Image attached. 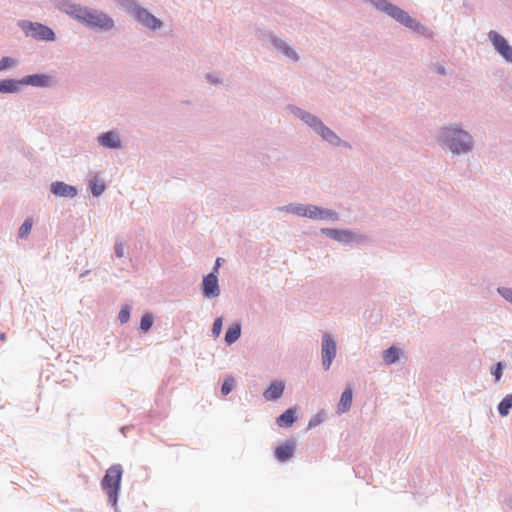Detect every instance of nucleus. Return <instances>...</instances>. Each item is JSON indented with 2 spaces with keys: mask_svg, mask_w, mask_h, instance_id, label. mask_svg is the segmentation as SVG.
<instances>
[{
  "mask_svg": "<svg viewBox=\"0 0 512 512\" xmlns=\"http://www.w3.org/2000/svg\"><path fill=\"white\" fill-rule=\"evenodd\" d=\"M54 5L90 30L108 32L115 28L114 19L102 10L83 6L72 0H54Z\"/></svg>",
  "mask_w": 512,
  "mask_h": 512,
  "instance_id": "1",
  "label": "nucleus"
},
{
  "mask_svg": "<svg viewBox=\"0 0 512 512\" xmlns=\"http://www.w3.org/2000/svg\"><path fill=\"white\" fill-rule=\"evenodd\" d=\"M438 143L444 151L453 155H466L474 149L473 136L458 124L443 126L438 132Z\"/></svg>",
  "mask_w": 512,
  "mask_h": 512,
  "instance_id": "2",
  "label": "nucleus"
},
{
  "mask_svg": "<svg viewBox=\"0 0 512 512\" xmlns=\"http://www.w3.org/2000/svg\"><path fill=\"white\" fill-rule=\"evenodd\" d=\"M369 2L376 10L388 15L404 27L424 36L427 39L433 38L434 33L432 30L389 0H369Z\"/></svg>",
  "mask_w": 512,
  "mask_h": 512,
  "instance_id": "3",
  "label": "nucleus"
},
{
  "mask_svg": "<svg viewBox=\"0 0 512 512\" xmlns=\"http://www.w3.org/2000/svg\"><path fill=\"white\" fill-rule=\"evenodd\" d=\"M117 4L134 20L143 27L156 31L163 27L164 23L155 17L148 9L142 7L138 0H115Z\"/></svg>",
  "mask_w": 512,
  "mask_h": 512,
  "instance_id": "4",
  "label": "nucleus"
},
{
  "mask_svg": "<svg viewBox=\"0 0 512 512\" xmlns=\"http://www.w3.org/2000/svg\"><path fill=\"white\" fill-rule=\"evenodd\" d=\"M123 468L120 464L110 466L101 480V488L108 497V503L117 510L118 495L121 489Z\"/></svg>",
  "mask_w": 512,
  "mask_h": 512,
  "instance_id": "5",
  "label": "nucleus"
},
{
  "mask_svg": "<svg viewBox=\"0 0 512 512\" xmlns=\"http://www.w3.org/2000/svg\"><path fill=\"white\" fill-rule=\"evenodd\" d=\"M17 25L23 31L26 37H31L35 40L46 42H52L56 40L55 32L50 27L42 23L20 20L18 21Z\"/></svg>",
  "mask_w": 512,
  "mask_h": 512,
  "instance_id": "6",
  "label": "nucleus"
},
{
  "mask_svg": "<svg viewBox=\"0 0 512 512\" xmlns=\"http://www.w3.org/2000/svg\"><path fill=\"white\" fill-rule=\"evenodd\" d=\"M337 354V344L333 336L329 333H323L321 337V364L325 371L331 368V365Z\"/></svg>",
  "mask_w": 512,
  "mask_h": 512,
  "instance_id": "7",
  "label": "nucleus"
},
{
  "mask_svg": "<svg viewBox=\"0 0 512 512\" xmlns=\"http://www.w3.org/2000/svg\"><path fill=\"white\" fill-rule=\"evenodd\" d=\"M320 233L343 245L365 239V236L348 229L321 228Z\"/></svg>",
  "mask_w": 512,
  "mask_h": 512,
  "instance_id": "8",
  "label": "nucleus"
},
{
  "mask_svg": "<svg viewBox=\"0 0 512 512\" xmlns=\"http://www.w3.org/2000/svg\"><path fill=\"white\" fill-rule=\"evenodd\" d=\"M488 39L494 47L495 51L507 62L512 64V46L508 40L498 33L491 30L488 32Z\"/></svg>",
  "mask_w": 512,
  "mask_h": 512,
  "instance_id": "9",
  "label": "nucleus"
},
{
  "mask_svg": "<svg viewBox=\"0 0 512 512\" xmlns=\"http://www.w3.org/2000/svg\"><path fill=\"white\" fill-rule=\"evenodd\" d=\"M289 111L301 121H303L308 127H310L315 134H319L325 126L324 122L316 115L300 108L295 105L288 106Z\"/></svg>",
  "mask_w": 512,
  "mask_h": 512,
  "instance_id": "10",
  "label": "nucleus"
},
{
  "mask_svg": "<svg viewBox=\"0 0 512 512\" xmlns=\"http://www.w3.org/2000/svg\"><path fill=\"white\" fill-rule=\"evenodd\" d=\"M297 448V440L289 438L274 448V457L280 463L291 460Z\"/></svg>",
  "mask_w": 512,
  "mask_h": 512,
  "instance_id": "11",
  "label": "nucleus"
},
{
  "mask_svg": "<svg viewBox=\"0 0 512 512\" xmlns=\"http://www.w3.org/2000/svg\"><path fill=\"white\" fill-rule=\"evenodd\" d=\"M307 218L312 220H323V221H330V222H337L340 219V215L338 212L320 207L313 204H308V216Z\"/></svg>",
  "mask_w": 512,
  "mask_h": 512,
  "instance_id": "12",
  "label": "nucleus"
},
{
  "mask_svg": "<svg viewBox=\"0 0 512 512\" xmlns=\"http://www.w3.org/2000/svg\"><path fill=\"white\" fill-rule=\"evenodd\" d=\"M22 86H33L37 88H47L53 86L55 79L46 74L35 73L21 78Z\"/></svg>",
  "mask_w": 512,
  "mask_h": 512,
  "instance_id": "13",
  "label": "nucleus"
},
{
  "mask_svg": "<svg viewBox=\"0 0 512 512\" xmlns=\"http://www.w3.org/2000/svg\"><path fill=\"white\" fill-rule=\"evenodd\" d=\"M202 295L205 298H216L220 295L219 281L217 275L209 273L202 279L201 284Z\"/></svg>",
  "mask_w": 512,
  "mask_h": 512,
  "instance_id": "14",
  "label": "nucleus"
},
{
  "mask_svg": "<svg viewBox=\"0 0 512 512\" xmlns=\"http://www.w3.org/2000/svg\"><path fill=\"white\" fill-rule=\"evenodd\" d=\"M50 191L53 195L63 198H74L78 194L76 186L67 184L63 181H55L50 185Z\"/></svg>",
  "mask_w": 512,
  "mask_h": 512,
  "instance_id": "15",
  "label": "nucleus"
},
{
  "mask_svg": "<svg viewBox=\"0 0 512 512\" xmlns=\"http://www.w3.org/2000/svg\"><path fill=\"white\" fill-rule=\"evenodd\" d=\"M97 141L100 146L109 149H119L122 147V142L118 133L113 130L99 134Z\"/></svg>",
  "mask_w": 512,
  "mask_h": 512,
  "instance_id": "16",
  "label": "nucleus"
},
{
  "mask_svg": "<svg viewBox=\"0 0 512 512\" xmlns=\"http://www.w3.org/2000/svg\"><path fill=\"white\" fill-rule=\"evenodd\" d=\"M255 35L258 40L264 43H270L272 47L278 51L286 44L284 40L278 38L273 32L266 29L258 28Z\"/></svg>",
  "mask_w": 512,
  "mask_h": 512,
  "instance_id": "17",
  "label": "nucleus"
},
{
  "mask_svg": "<svg viewBox=\"0 0 512 512\" xmlns=\"http://www.w3.org/2000/svg\"><path fill=\"white\" fill-rule=\"evenodd\" d=\"M285 385L282 381L275 380L271 382L268 388L263 392V397L268 401H277L283 395Z\"/></svg>",
  "mask_w": 512,
  "mask_h": 512,
  "instance_id": "18",
  "label": "nucleus"
},
{
  "mask_svg": "<svg viewBox=\"0 0 512 512\" xmlns=\"http://www.w3.org/2000/svg\"><path fill=\"white\" fill-rule=\"evenodd\" d=\"M353 401V390L347 386L341 394L340 400L337 405V413L343 414L351 409Z\"/></svg>",
  "mask_w": 512,
  "mask_h": 512,
  "instance_id": "19",
  "label": "nucleus"
},
{
  "mask_svg": "<svg viewBox=\"0 0 512 512\" xmlns=\"http://www.w3.org/2000/svg\"><path fill=\"white\" fill-rule=\"evenodd\" d=\"M297 420L296 416V408L291 407L285 410L282 414H280L276 418V423L279 427L289 428L291 427Z\"/></svg>",
  "mask_w": 512,
  "mask_h": 512,
  "instance_id": "20",
  "label": "nucleus"
},
{
  "mask_svg": "<svg viewBox=\"0 0 512 512\" xmlns=\"http://www.w3.org/2000/svg\"><path fill=\"white\" fill-rule=\"evenodd\" d=\"M21 79L6 78L0 80V93L14 94L20 91Z\"/></svg>",
  "mask_w": 512,
  "mask_h": 512,
  "instance_id": "21",
  "label": "nucleus"
},
{
  "mask_svg": "<svg viewBox=\"0 0 512 512\" xmlns=\"http://www.w3.org/2000/svg\"><path fill=\"white\" fill-rule=\"evenodd\" d=\"M277 209L279 211H285L287 213H291L299 217L308 216V205H304L301 203H290L285 206H280Z\"/></svg>",
  "mask_w": 512,
  "mask_h": 512,
  "instance_id": "22",
  "label": "nucleus"
},
{
  "mask_svg": "<svg viewBox=\"0 0 512 512\" xmlns=\"http://www.w3.org/2000/svg\"><path fill=\"white\" fill-rule=\"evenodd\" d=\"M241 324L239 322H235L232 325H230L225 333V343L228 346H231L234 344L240 337H241Z\"/></svg>",
  "mask_w": 512,
  "mask_h": 512,
  "instance_id": "23",
  "label": "nucleus"
},
{
  "mask_svg": "<svg viewBox=\"0 0 512 512\" xmlns=\"http://www.w3.org/2000/svg\"><path fill=\"white\" fill-rule=\"evenodd\" d=\"M402 350L394 345L383 351L382 359L386 365L395 364L400 360Z\"/></svg>",
  "mask_w": 512,
  "mask_h": 512,
  "instance_id": "24",
  "label": "nucleus"
},
{
  "mask_svg": "<svg viewBox=\"0 0 512 512\" xmlns=\"http://www.w3.org/2000/svg\"><path fill=\"white\" fill-rule=\"evenodd\" d=\"M318 136H320L323 141L327 142L333 147H336L337 143H339L340 140V137L326 125L320 131Z\"/></svg>",
  "mask_w": 512,
  "mask_h": 512,
  "instance_id": "25",
  "label": "nucleus"
},
{
  "mask_svg": "<svg viewBox=\"0 0 512 512\" xmlns=\"http://www.w3.org/2000/svg\"><path fill=\"white\" fill-rule=\"evenodd\" d=\"M89 189L94 197L101 196L106 190V185L103 180H101L98 175H95L89 181Z\"/></svg>",
  "mask_w": 512,
  "mask_h": 512,
  "instance_id": "26",
  "label": "nucleus"
},
{
  "mask_svg": "<svg viewBox=\"0 0 512 512\" xmlns=\"http://www.w3.org/2000/svg\"><path fill=\"white\" fill-rule=\"evenodd\" d=\"M512 408V394H507L498 404L497 410L501 417H506Z\"/></svg>",
  "mask_w": 512,
  "mask_h": 512,
  "instance_id": "27",
  "label": "nucleus"
},
{
  "mask_svg": "<svg viewBox=\"0 0 512 512\" xmlns=\"http://www.w3.org/2000/svg\"><path fill=\"white\" fill-rule=\"evenodd\" d=\"M154 323V317L151 313H144L140 321V329L142 332H148Z\"/></svg>",
  "mask_w": 512,
  "mask_h": 512,
  "instance_id": "28",
  "label": "nucleus"
},
{
  "mask_svg": "<svg viewBox=\"0 0 512 512\" xmlns=\"http://www.w3.org/2000/svg\"><path fill=\"white\" fill-rule=\"evenodd\" d=\"M505 367L506 363L504 361H499L494 366L491 367V374L495 378L496 382L500 381Z\"/></svg>",
  "mask_w": 512,
  "mask_h": 512,
  "instance_id": "29",
  "label": "nucleus"
},
{
  "mask_svg": "<svg viewBox=\"0 0 512 512\" xmlns=\"http://www.w3.org/2000/svg\"><path fill=\"white\" fill-rule=\"evenodd\" d=\"M31 229H32V220L31 219H26L22 225L20 226L19 230H18V236L19 238L21 239H25L28 237V235L30 234L31 232Z\"/></svg>",
  "mask_w": 512,
  "mask_h": 512,
  "instance_id": "30",
  "label": "nucleus"
},
{
  "mask_svg": "<svg viewBox=\"0 0 512 512\" xmlns=\"http://www.w3.org/2000/svg\"><path fill=\"white\" fill-rule=\"evenodd\" d=\"M16 65H17V61H16V59H14L12 57L4 56L0 59V71H4V70L10 69V68H13Z\"/></svg>",
  "mask_w": 512,
  "mask_h": 512,
  "instance_id": "31",
  "label": "nucleus"
},
{
  "mask_svg": "<svg viewBox=\"0 0 512 512\" xmlns=\"http://www.w3.org/2000/svg\"><path fill=\"white\" fill-rule=\"evenodd\" d=\"M130 314H131V307L129 305L122 306L119 311V314H118V319H119L120 323L121 324L127 323L130 319Z\"/></svg>",
  "mask_w": 512,
  "mask_h": 512,
  "instance_id": "32",
  "label": "nucleus"
},
{
  "mask_svg": "<svg viewBox=\"0 0 512 512\" xmlns=\"http://www.w3.org/2000/svg\"><path fill=\"white\" fill-rule=\"evenodd\" d=\"M234 378L233 377H228L224 380V382L222 383V386H221V393L222 395L224 396H227L228 394L231 393V391L233 390V387H234Z\"/></svg>",
  "mask_w": 512,
  "mask_h": 512,
  "instance_id": "33",
  "label": "nucleus"
},
{
  "mask_svg": "<svg viewBox=\"0 0 512 512\" xmlns=\"http://www.w3.org/2000/svg\"><path fill=\"white\" fill-rule=\"evenodd\" d=\"M280 51L288 58L293 60L294 62H297L299 60V55L296 53V51L291 48L287 43L280 49Z\"/></svg>",
  "mask_w": 512,
  "mask_h": 512,
  "instance_id": "34",
  "label": "nucleus"
},
{
  "mask_svg": "<svg viewBox=\"0 0 512 512\" xmlns=\"http://www.w3.org/2000/svg\"><path fill=\"white\" fill-rule=\"evenodd\" d=\"M324 420V414L322 412L317 413L314 415L308 422L307 429H313L320 425Z\"/></svg>",
  "mask_w": 512,
  "mask_h": 512,
  "instance_id": "35",
  "label": "nucleus"
},
{
  "mask_svg": "<svg viewBox=\"0 0 512 512\" xmlns=\"http://www.w3.org/2000/svg\"><path fill=\"white\" fill-rule=\"evenodd\" d=\"M497 292L507 302L512 304V288H510V287H498L497 288Z\"/></svg>",
  "mask_w": 512,
  "mask_h": 512,
  "instance_id": "36",
  "label": "nucleus"
},
{
  "mask_svg": "<svg viewBox=\"0 0 512 512\" xmlns=\"http://www.w3.org/2000/svg\"><path fill=\"white\" fill-rule=\"evenodd\" d=\"M222 326H223V320H222V317H218L214 320L213 322V325H212V335L216 338L218 337L220 334H221V331H222Z\"/></svg>",
  "mask_w": 512,
  "mask_h": 512,
  "instance_id": "37",
  "label": "nucleus"
},
{
  "mask_svg": "<svg viewBox=\"0 0 512 512\" xmlns=\"http://www.w3.org/2000/svg\"><path fill=\"white\" fill-rule=\"evenodd\" d=\"M114 252H115L116 257H118V258L124 257L125 243L122 240H120V239L116 240L115 245H114Z\"/></svg>",
  "mask_w": 512,
  "mask_h": 512,
  "instance_id": "38",
  "label": "nucleus"
},
{
  "mask_svg": "<svg viewBox=\"0 0 512 512\" xmlns=\"http://www.w3.org/2000/svg\"><path fill=\"white\" fill-rule=\"evenodd\" d=\"M205 79L207 82L213 85H218L222 83V80L215 73L205 74Z\"/></svg>",
  "mask_w": 512,
  "mask_h": 512,
  "instance_id": "39",
  "label": "nucleus"
},
{
  "mask_svg": "<svg viewBox=\"0 0 512 512\" xmlns=\"http://www.w3.org/2000/svg\"><path fill=\"white\" fill-rule=\"evenodd\" d=\"M433 71L441 76H445L447 74L445 66L440 63H436L433 65Z\"/></svg>",
  "mask_w": 512,
  "mask_h": 512,
  "instance_id": "40",
  "label": "nucleus"
},
{
  "mask_svg": "<svg viewBox=\"0 0 512 512\" xmlns=\"http://www.w3.org/2000/svg\"><path fill=\"white\" fill-rule=\"evenodd\" d=\"M222 261H223V259L218 257V258L216 259V261H215V265H214V267H213V269H212V271H211L210 273H214L215 275H217V276H218V274H219V268H220V266H221V262H222Z\"/></svg>",
  "mask_w": 512,
  "mask_h": 512,
  "instance_id": "41",
  "label": "nucleus"
},
{
  "mask_svg": "<svg viewBox=\"0 0 512 512\" xmlns=\"http://www.w3.org/2000/svg\"><path fill=\"white\" fill-rule=\"evenodd\" d=\"M336 147H344L346 149H352V145L348 141L342 140L341 138L339 140V143H337Z\"/></svg>",
  "mask_w": 512,
  "mask_h": 512,
  "instance_id": "42",
  "label": "nucleus"
},
{
  "mask_svg": "<svg viewBox=\"0 0 512 512\" xmlns=\"http://www.w3.org/2000/svg\"><path fill=\"white\" fill-rule=\"evenodd\" d=\"M89 273H90V271H89V270H86V271L82 272V273L80 274V278H83V277L87 276Z\"/></svg>",
  "mask_w": 512,
  "mask_h": 512,
  "instance_id": "43",
  "label": "nucleus"
},
{
  "mask_svg": "<svg viewBox=\"0 0 512 512\" xmlns=\"http://www.w3.org/2000/svg\"><path fill=\"white\" fill-rule=\"evenodd\" d=\"M127 429H129V427H128V426H123V427H121V429H120V430H121V432L125 435V432H126V430H127Z\"/></svg>",
  "mask_w": 512,
  "mask_h": 512,
  "instance_id": "44",
  "label": "nucleus"
},
{
  "mask_svg": "<svg viewBox=\"0 0 512 512\" xmlns=\"http://www.w3.org/2000/svg\"><path fill=\"white\" fill-rule=\"evenodd\" d=\"M5 339H6V333H1L0 334V340L4 341Z\"/></svg>",
  "mask_w": 512,
  "mask_h": 512,
  "instance_id": "45",
  "label": "nucleus"
}]
</instances>
